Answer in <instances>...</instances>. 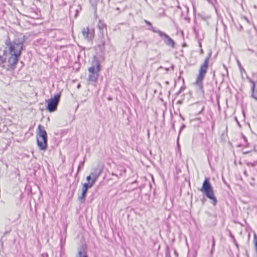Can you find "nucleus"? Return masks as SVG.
Returning a JSON list of instances; mask_svg holds the SVG:
<instances>
[{
  "mask_svg": "<svg viewBox=\"0 0 257 257\" xmlns=\"http://www.w3.org/2000/svg\"><path fill=\"white\" fill-rule=\"evenodd\" d=\"M79 87H80V84H78V85H77V87H78V88H79Z\"/></svg>",
  "mask_w": 257,
  "mask_h": 257,
  "instance_id": "b1692460",
  "label": "nucleus"
},
{
  "mask_svg": "<svg viewBox=\"0 0 257 257\" xmlns=\"http://www.w3.org/2000/svg\"><path fill=\"white\" fill-rule=\"evenodd\" d=\"M256 163H257V162H254V163H248V165H250L252 166H254Z\"/></svg>",
  "mask_w": 257,
  "mask_h": 257,
  "instance_id": "4be33fe9",
  "label": "nucleus"
},
{
  "mask_svg": "<svg viewBox=\"0 0 257 257\" xmlns=\"http://www.w3.org/2000/svg\"><path fill=\"white\" fill-rule=\"evenodd\" d=\"M253 241L254 243V246H257V235L254 233L253 235Z\"/></svg>",
  "mask_w": 257,
  "mask_h": 257,
  "instance_id": "f3484780",
  "label": "nucleus"
},
{
  "mask_svg": "<svg viewBox=\"0 0 257 257\" xmlns=\"http://www.w3.org/2000/svg\"><path fill=\"white\" fill-rule=\"evenodd\" d=\"M77 257H88L86 254V246L85 245H82L78 251V255Z\"/></svg>",
  "mask_w": 257,
  "mask_h": 257,
  "instance_id": "9b49d317",
  "label": "nucleus"
},
{
  "mask_svg": "<svg viewBox=\"0 0 257 257\" xmlns=\"http://www.w3.org/2000/svg\"><path fill=\"white\" fill-rule=\"evenodd\" d=\"M100 70V64L98 61L93 62L92 66L88 68L89 75L88 81L89 83L94 86L99 76V72Z\"/></svg>",
  "mask_w": 257,
  "mask_h": 257,
  "instance_id": "20e7f679",
  "label": "nucleus"
},
{
  "mask_svg": "<svg viewBox=\"0 0 257 257\" xmlns=\"http://www.w3.org/2000/svg\"><path fill=\"white\" fill-rule=\"evenodd\" d=\"M157 33L158 34L159 36L164 41L166 45L171 47L172 48H174L175 47V43L171 37L167 34L160 30V31H156Z\"/></svg>",
  "mask_w": 257,
  "mask_h": 257,
  "instance_id": "6e6552de",
  "label": "nucleus"
},
{
  "mask_svg": "<svg viewBox=\"0 0 257 257\" xmlns=\"http://www.w3.org/2000/svg\"><path fill=\"white\" fill-rule=\"evenodd\" d=\"M87 191L82 189V192L81 196H79L78 199L81 203H83L85 200V197Z\"/></svg>",
  "mask_w": 257,
  "mask_h": 257,
  "instance_id": "4468645a",
  "label": "nucleus"
},
{
  "mask_svg": "<svg viewBox=\"0 0 257 257\" xmlns=\"http://www.w3.org/2000/svg\"><path fill=\"white\" fill-rule=\"evenodd\" d=\"M24 40L23 38H15L11 42H6V44L8 47L9 51L11 55L20 57L24 45Z\"/></svg>",
  "mask_w": 257,
  "mask_h": 257,
  "instance_id": "f257e3e1",
  "label": "nucleus"
},
{
  "mask_svg": "<svg viewBox=\"0 0 257 257\" xmlns=\"http://www.w3.org/2000/svg\"><path fill=\"white\" fill-rule=\"evenodd\" d=\"M87 183H85L83 184L82 189L85 190H88L89 188H91L95 184L93 181H87Z\"/></svg>",
  "mask_w": 257,
  "mask_h": 257,
  "instance_id": "ddd939ff",
  "label": "nucleus"
},
{
  "mask_svg": "<svg viewBox=\"0 0 257 257\" xmlns=\"http://www.w3.org/2000/svg\"><path fill=\"white\" fill-rule=\"evenodd\" d=\"M105 27V24L102 23L100 20L99 21L98 24V27L99 29H103Z\"/></svg>",
  "mask_w": 257,
  "mask_h": 257,
  "instance_id": "dca6fc26",
  "label": "nucleus"
},
{
  "mask_svg": "<svg viewBox=\"0 0 257 257\" xmlns=\"http://www.w3.org/2000/svg\"><path fill=\"white\" fill-rule=\"evenodd\" d=\"M229 236H230V237L232 239V241H234V239H235V237H234V236L231 233V232H229Z\"/></svg>",
  "mask_w": 257,
  "mask_h": 257,
  "instance_id": "aec40b11",
  "label": "nucleus"
},
{
  "mask_svg": "<svg viewBox=\"0 0 257 257\" xmlns=\"http://www.w3.org/2000/svg\"><path fill=\"white\" fill-rule=\"evenodd\" d=\"M102 172V167L98 165L97 167L94 168L90 175L86 177L87 181H92L95 183L98 177L100 176Z\"/></svg>",
  "mask_w": 257,
  "mask_h": 257,
  "instance_id": "0eeeda50",
  "label": "nucleus"
},
{
  "mask_svg": "<svg viewBox=\"0 0 257 257\" xmlns=\"http://www.w3.org/2000/svg\"><path fill=\"white\" fill-rule=\"evenodd\" d=\"M104 42L102 41V44L101 45L100 44L98 45L100 47V49L101 51H102L104 49Z\"/></svg>",
  "mask_w": 257,
  "mask_h": 257,
  "instance_id": "a211bd4d",
  "label": "nucleus"
},
{
  "mask_svg": "<svg viewBox=\"0 0 257 257\" xmlns=\"http://www.w3.org/2000/svg\"><path fill=\"white\" fill-rule=\"evenodd\" d=\"M60 97V94H56L54 95L53 98L46 100V102L48 103L46 108L49 112H53L56 110L57 105L59 101Z\"/></svg>",
  "mask_w": 257,
  "mask_h": 257,
  "instance_id": "423d86ee",
  "label": "nucleus"
},
{
  "mask_svg": "<svg viewBox=\"0 0 257 257\" xmlns=\"http://www.w3.org/2000/svg\"><path fill=\"white\" fill-rule=\"evenodd\" d=\"M233 243L235 245L237 248H238V244L235 239H234V241H233Z\"/></svg>",
  "mask_w": 257,
  "mask_h": 257,
  "instance_id": "412c9836",
  "label": "nucleus"
},
{
  "mask_svg": "<svg viewBox=\"0 0 257 257\" xmlns=\"http://www.w3.org/2000/svg\"><path fill=\"white\" fill-rule=\"evenodd\" d=\"M82 33L83 37L87 40L91 41L94 37V30H90L88 27L84 28L82 30Z\"/></svg>",
  "mask_w": 257,
  "mask_h": 257,
  "instance_id": "9d476101",
  "label": "nucleus"
},
{
  "mask_svg": "<svg viewBox=\"0 0 257 257\" xmlns=\"http://www.w3.org/2000/svg\"><path fill=\"white\" fill-rule=\"evenodd\" d=\"M201 53H202L203 52V50H201L200 51Z\"/></svg>",
  "mask_w": 257,
  "mask_h": 257,
  "instance_id": "393cba45",
  "label": "nucleus"
},
{
  "mask_svg": "<svg viewBox=\"0 0 257 257\" xmlns=\"http://www.w3.org/2000/svg\"><path fill=\"white\" fill-rule=\"evenodd\" d=\"M37 143L40 150L45 151L47 147V136L44 127L39 124L37 133Z\"/></svg>",
  "mask_w": 257,
  "mask_h": 257,
  "instance_id": "7ed1b4c3",
  "label": "nucleus"
},
{
  "mask_svg": "<svg viewBox=\"0 0 257 257\" xmlns=\"http://www.w3.org/2000/svg\"><path fill=\"white\" fill-rule=\"evenodd\" d=\"M214 244H215V243H214V240L213 239V243H212V245H213V246H214Z\"/></svg>",
  "mask_w": 257,
  "mask_h": 257,
  "instance_id": "5701e85b",
  "label": "nucleus"
},
{
  "mask_svg": "<svg viewBox=\"0 0 257 257\" xmlns=\"http://www.w3.org/2000/svg\"><path fill=\"white\" fill-rule=\"evenodd\" d=\"M211 56V52H210L208 56L205 59L203 64L201 65L199 70V74L196 78L195 83L201 90L203 89V80L208 68L209 61Z\"/></svg>",
  "mask_w": 257,
  "mask_h": 257,
  "instance_id": "f03ea898",
  "label": "nucleus"
},
{
  "mask_svg": "<svg viewBox=\"0 0 257 257\" xmlns=\"http://www.w3.org/2000/svg\"><path fill=\"white\" fill-rule=\"evenodd\" d=\"M145 23L149 26L150 27V28L149 29L150 30H151L152 31H153V32L154 33H157V32L156 31H160L159 30H157L156 29V28H155L154 27H153L152 24L151 22H150L149 21H147V20H145Z\"/></svg>",
  "mask_w": 257,
  "mask_h": 257,
  "instance_id": "2eb2a0df",
  "label": "nucleus"
},
{
  "mask_svg": "<svg viewBox=\"0 0 257 257\" xmlns=\"http://www.w3.org/2000/svg\"><path fill=\"white\" fill-rule=\"evenodd\" d=\"M19 58L20 57L19 56L11 55L8 59V65L7 70L8 71L14 70L16 67Z\"/></svg>",
  "mask_w": 257,
  "mask_h": 257,
  "instance_id": "1a4fd4ad",
  "label": "nucleus"
},
{
  "mask_svg": "<svg viewBox=\"0 0 257 257\" xmlns=\"http://www.w3.org/2000/svg\"><path fill=\"white\" fill-rule=\"evenodd\" d=\"M5 60L6 58L0 55V65L4 64Z\"/></svg>",
  "mask_w": 257,
  "mask_h": 257,
  "instance_id": "6ab92c4d",
  "label": "nucleus"
},
{
  "mask_svg": "<svg viewBox=\"0 0 257 257\" xmlns=\"http://www.w3.org/2000/svg\"><path fill=\"white\" fill-rule=\"evenodd\" d=\"M250 81L252 84L251 87V96L255 100H257V88H255V83L253 81L250 80Z\"/></svg>",
  "mask_w": 257,
  "mask_h": 257,
  "instance_id": "f8f14e48",
  "label": "nucleus"
},
{
  "mask_svg": "<svg viewBox=\"0 0 257 257\" xmlns=\"http://www.w3.org/2000/svg\"><path fill=\"white\" fill-rule=\"evenodd\" d=\"M200 191L204 192L206 197L212 201V203L214 205L216 204L217 199L214 196L213 188L208 178H205Z\"/></svg>",
  "mask_w": 257,
  "mask_h": 257,
  "instance_id": "39448f33",
  "label": "nucleus"
}]
</instances>
